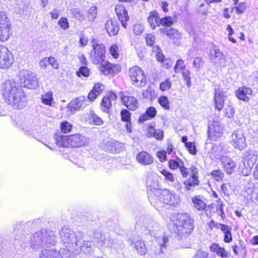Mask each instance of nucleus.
Listing matches in <instances>:
<instances>
[{
	"mask_svg": "<svg viewBox=\"0 0 258 258\" xmlns=\"http://www.w3.org/2000/svg\"><path fill=\"white\" fill-rule=\"evenodd\" d=\"M1 92L5 102L14 109H21L26 106V95L19 83L6 80L2 85Z\"/></svg>",
	"mask_w": 258,
	"mask_h": 258,
	"instance_id": "f257e3e1",
	"label": "nucleus"
},
{
	"mask_svg": "<svg viewBox=\"0 0 258 258\" xmlns=\"http://www.w3.org/2000/svg\"><path fill=\"white\" fill-rule=\"evenodd\" d=\"M170 221L173 223L175 227L174 230L179 237H181L180 247L188 248L189 245L186 244L189 241L188 234L194 228L193 220L189 215L185 213H175L170 217Z\"/></svg>",
	"mask_w": 258,
	"mask_h": 258,
	"instance_id": "f03ea898",
	"label": "nucleus"
},
{
	"mask_svg": "<svg viewBox=\"0 0 258 258\" xmlns=\"http://www.w3.org/2000/svg\"><path fill=\"white\" fill-rule=\"evenodd\" d=\"M56 243V237L51 231L42 230L35 233L30 238V246L34 249L53 246Z\"/></svg>",
	"mask_w": 258,
	"mask_h": 258,
	"instance_id": "7ed1b4c3",
	"label": "nucleus"
},
{
	"mask_svg": "<svg viewBox=\"0 0 258 258\" xmlns=\"http://www.w3.org/2000/svg\"><path fill=\"white\" fill-rule=\"evenodd\" d=\"M149 200L152 204L157 207L162 203L175 206L180 202L178 195L167 189L156 190L154 195L149 198Z\"/></svg>",
	"mask_w": 258,
	"mask_h": 258,
	"instance_id": "20e7f679",
	"label": "nucleus"
},
{
	"mask_svg": "<svg viewBox=\"0 0 258 258\" xmlns=\"http://www.w3.org/2000/svg\"><path fill=\"white\" fill-rule=\"evenodd\" d=\"M55 144L58 147L78 148L87 143V138L80 134L70 136H57L55 137Z\"/></svg>",
	"mask_w": 258,
	"mask_h": 258,
	"instance_id": "39448f33",
	"label": "nucleus"
},
{
	"mask_svg": "<svg viewBox=\"0 0 258 258\" xmlns=\"http://www.w3.org/2000/svg\"><path fill=\"white\" fill-rule=\"evenodd\" d=\"M136 225L137 228H140L145 234H150L155 236V232L159 230L160 225L155 221L149 215H140L137 216Z\"/></svg>",
	"mask_w": 258,
	"mask_h": 258,
	"instance_id": "423d86ee",
	"label": "nucleus"
},
{
	"mask_svg": "<svg viewBox=\"0 0 258 258\" xmlns=\"http://www.w3.org/2000/svg\"><path fill=\"white\" fill-rule=\"evenodd\" d=\"M60 238L64 244L65 249H75L78 242L83 236L81 232L74 233L69 228L64 226L59 233Z\"/></svg>",
	"mask_w": 258,
	"mask_h": 258,
	"instance_id": "0eeeda50",
	"label": "nucleus"
},
{
	"mask_svg": "<svg viewBox=\"0 0 258 258\" xmlns=\"http://www.w3.org/2000/svg\"><path fill=\"white\" fill-rule=\"evenodd\" d=\"M92 49L90 53V59L95 64H102L106 58V48L104 44L95 39L91 41Z\"/></svg>",
	"mask_w": 258,
	"mask_h": 258,
	"instance_id": "6e6552de",
	"label": "nucleus"
},
{
	"mask_svg": "<svg viewBox=\"0 0 258 258\" xmlns=\"http://www.w3.org/2000/svg\"><path fill=\"white\" fill-rule=\"evenodd\" d=\"M129 77L133 85L142 87L146 84V77L144 71L139 67L134 66L129 70Z\"/></svg>",
	"mask_w": 258,
	"mask_h": 258,
	"instance_id": "1a4fd4ad",
	"label": "nucleus"
},
{
	"mask_svg": "<svg viewBox=\"0 0 258 258\" xmlns=\"http://www.w3.org/2000/svg\"><path fill=\"white\" fill-rule=\"evenodd\" d=\"M257 160V153L256 151L249 150L244 153L243 157L244 169L242 173L244 176H248L251 171V169Z\"/></svg>",
	"mask_w": 258,
	"mask_h": 258,
	"instance_id": "9d476101",
	"label": "nucleus"
},
{
	"mask_svg": "<svg viewBox=\"0 0 258 258\" xmlns=\"http://www.w3.org/2000/svg\"><path fill=\"white\" fill-rule=\"evenodd\" d=\"M230 143L235 149L239 150H243L247 146L244 131L242 130L235 131L231 136Z\"/></svg>",
	"mask_w": 258,
	"mask_h": 258,
	"instance_id": "9b49d317",
	"label": "nucleus"
},
{
	"mask_svg": "<svg viewBox=\"0 0 258 258\" xmlns=\"http://www.w3.org/2000/svg\"><path fill=\"white\" fill-rule=\"evenodd\" d=\"M214 152H217L218 153L216 154L217 156H221L220 160L222 162L223 166L228 174L233 173L235 168L236 165L234 162L230 158L223 156L224 152L223 148L221 146H218L213 148Z\"/></svg>",
	"mask_w": 258,
	"mask_h": 258,
	"instance_id": "f8f14e48",
	"label": "nucleus"
},
{
	"mask_svg": "<svg viewBox=\"0 0 258 258\" xmlns=\"http://www.w3.org/2000/svg\"><path fill=\"white\" fill-rule=\"evenodd\" d=\"M21 82L24 87L30 89H36L39 86L36 76L28 70L23 71Z\"/></svg>",
	"mask_w": 258,
	"mask_h": 258,
	"instance_id": "ddd939ff",
	"label": "nucleus"
},
{
	"mask_svg": "<svg viewBox=\"0 0 258 258\" xmlns=\"http://www.w3.org/2000/svg\"><path fill=\"white\" fill-rule=\"evenodd\" d=\"M13 55L8 48L0 45V68L6 69L13 64Z\"/></svg>",
	"mask_w": 258,
	"mask_h": 258,
	"instance_id": "4468645a",
	"label": "nucleus"
},
{
	"mask_svg": "<svg viewBox=\"0 0 258 258\" xmlns=\"http://www.w3.org/2000/svg\"><path fill=\"white\" fill-rule=\"evenodd\" d=\"M227 97V92L219 87H215L214 89V101L215 108L218 111H221L224 107L225 101Z\"/></svg>",
	"mask_w": 258,
	"mask_h": 258,
	"instance_id": "2eb2a0df",
	"label": "nucleus"
},
{
	"mask_svg": "<svg viewBox=\"0 0 258 258\" xmlns=\"http://www.w3.org/2000/svg\"><path fill=\"white\" fill-rule=\"evenodd\" d=\"M210 58L217 67L224 68L226 66V59L220 50L215 46L210 51Z\"/></svg>",
	"mask_w": 258,
	"mask_h": 258,
	"instance_id": "dca6fc26",
	"label": "nucleus"
},
{
	"mask_svg": "<svg viewBox=\"0 0 258 258\" xmlns=\"http://www.w3.org/2000/svg\"><path fill=\"white\" fill-rule=\"evenodd\" d=\"M88 101L84 96H80L78 98L72 100L68 105V111L70 114H73L76 111L86 107Z\"/></svg>",
	"mask_w": 258,
	"mask_h": 258,
	"instance_id": "f3484780",
	"label": "nucleus"
},
{
	"mask_svg": "<svg viewBox=\"0 0 258 258\" xmlns=\"http://www.w3.org/2000/svg\"><path fill=\"white\" fill-rule=\"evenodd\" d=\"M97 244L100 248L111 247L113 244V239L110 234L108 233L102 234L100 232H96L94 234Z\"/></svg>",
	"mask_w": 258,
	"mask_h": 258,
	"instance_id": "a211bd4d",
	"label": "nucleus"
},
{
	"mask_svg": "<svg viewBox=\"0 0 258 258\" xmlns=\"http://www.w3.org/2000/svg\"><path fill=\"white\" fill-rule=\"evenodd\" d=\"M100 72L104 75H114L120 71V66L118 64H112L104 60V62L100 64Z\"/></svg>",
	"mask_w": 258,
	"mask_h": 258,
	"instance_id": "6ab92c4d",
	"label": "nucleus"
},
{
	"mask_svg": "<svg viewBox=\"0 0 258 258\" xmlns=\"http://www.w3.org/2000/svg\"><path fill=\"white\" fill-rule=\"evenodd\" d=\"M64 248L57 251L55 249L44 248L39 253V258H64Z\"/></svg>",
	"mask_w": 258,
	"mask_h": 258,
	"instance_id": "aec40b11",
	"label": "nucleus"
},
{
	"mask_svg": "<svg viewBox=\"0 0 258 258\" xmlns=\"http://www.w3.org/2000/svg\"><path fill=\"white\" fill-rule=\"evenodd\" d=\"M208 133L211 139L216 140L223 134V127L218 122H213L209 126Z\"/></svg>",
	"mask_w": 258,
	"mask_h": 258,
	"instance_id": "412c9836",
	"label": "nucleus"
},
{
	"mask_svg": "<svg viewBox=\"0 0 258 258\" xmlns=\"http://www.w3.org/2000/svg\"><path fill=\"white\" fill-rule=\"evenodd\" d=\"M138 163L143 166H148L153 163V156L148 152L142 151L138 153L136 156Z\"/></svg>",
	"mask_w": 258,
	"mask_h": 258,
	"instance_id": "4be33fe9",
	"label": "nucleus"
},
{
	"mask_svg": "<svg viewBox=\"0 0 258 258\" xmlns=\"http://www.w3.org/2000/svg\"><path fill=\"white\" fill-rule=\"evenodd\" d=\"M20 242V240L17 238H15V243L11 244L7 240H4L0 243V252L3 254H5L7 253H14L15 249L18 244H20L21 246L23 247Z\"/></svg>",
	"mask_w": 258,
	"mask_h": 258,
	"instance_id": "5701e85b",
	"label": "nucleus"
},
{
	"mask_svg": "<svg viewBox=\"0 0 258 258\" xmlns=\"http://www.w3.org/2000/svg\"><path fill=\"white\" fill-rule=\"evenodd\" d=\"M252 92L253 91L250 88L243 86L236 90L235 94L238 99L247 102L250 100Z\"/></svg>",
	"mask_w": 258,
	"mask_h": 258,
	"instance_id": "b1692460",
	"label": "nucleus"
},
{
	"mask_svg": "<svg viewBox=\"0 0 258 258\" xmlns=\"http://www.w3.org/2000/svg\"><path fill=\"white\" fill-rule=\"evenodd\" d=\"M117 98L115 93L110 92L103 97L101 102L102 109L104 112H108L112 105L113 101H115Z\"/></svg>",
	"mask_w": 258,
	"mask_h": 258,
	"instance_id": "393cba45",
	"label": "nucleus"
},
{
	"mask_svg": "<svg viewBox=\"0 0 258 258\" xmlns=\"http://www.w3.org/2000/svg\"><path fill=\"white\" fill-rule=\"evenodd\" d=\"M104 148L107 152L118 153L122 150L123 145L118 141L110 140L105 143Z\"/></svg>",
	"mask_w": 258,
	"mask_h": 258,
	"instance_id": "a878e982",
	"label": "nucleus"
},
{
	"mask_svg": "<svg viewBox=\"0 0 258 258\" xmlns=\"http://www.w3.org/2000/svg\"><path fill=\"white\" fill-rule=\"evenodd\" d=\"M121 99L122 103L128 109L134 111L137 108L138 101L134 97L124 94L121 96Z\"/></svg>",
	"mask_w": 258,
	"mask_h": 258,
	"instance_id": "bb28decb",
	"label": "nucleus"
},
{
	"mask_svg": "<svg viewBox=\"0 0 258 258\" xmlns=\"http://www.w3.org/2000/svg\"><path fill=\"white\" fill-rule=\"evenodd\" d=\"M105 27L109 35L115 36L118 34L119 27L116 20L111 19L107 21Z\"/></svg>",
	"mask_w": 258,
	"mask_h": 258,
	"instance_id": "cd10ccee",
	"label": "nucleus"
},
{
	"mask_svg": "<svg viewBox=\"0 0 258 258\" xmlns=\"http://www.w3.org/2000/svg\"><path fill=\"white\" fill-rule=\"evenodd\" d=\"M115 12L119 20L121 23L122 26L126 28V22L129 19L127 11L123 6L121 5H117L115 7Z\"/></svg>",
	"mask_w": 258,
	"mask_h": 258,
	"instance_id": "c85d7f7f",
	"label": "nucleus"
},
{
	"mask_svg": "<svg viewBox=\"0 0 258 258\" xmlns=\"http://www.w3.org/2000/svg\"><path fill=\"white\" fill-rule=\"evenodd\" d=\"M147 20L152 30H154L156 27H160V18L156 11L149 13Z\"/></svg>",
	"mask_w": 258,
	"mask_h": 258,
	"instance_id": "c756f323",
	"label": "nucleus"
},
{
	"mask_svg": "<svg viewBox=\"0 0 258 258\" xmlns=\"http://www.w3.org/2000/svg\"><path fill=\"white\" fill-rule=\"evenodd\" d=\"M86 122L90 124L98 126L102 125L104 123L102 119L93 111H90L87 114V118L86 119Z\"/></svg>",
	"mask_w": 258,
	"mask_h": 258,
	"instance_id": "7c9ffc66",
	"label": "nucleus"
},
{
	"mask_svg": "<svg viewBox=\"0 0 258 258\" xmlns=\"http://www.w3.org/2000/svg\"><path fill=\"white\" fill-rule=\"evenodd\" d=\"M18 126L26 132H30L34 126V122L30 119L24 118L19 119L17 122Z\"/></svg>",
	"mask_w": 258,
	"mask_h": 258,
	"instance_id": "2f4dec72",
	"label": "nucleus"
},
{
	"mask_svg": "<svg viewBox=\"0 0 258 258\" xmlns=\"http://www.w3.org/2000/svg\"><path fill=\"white\" fill-rule=\"evenodd\" d=\"M157 111L155 108L154 107H150L147 109L145 113L140 116L138 121L139 123H142L145 121L154 117Z\"/></svg>",
	"mask_w": 258,
	"mask_h": 258,
	"instance_id": "473e14b6",
	"label": "nucleus"
},
{
	"mask_svg": "<svg viewBox=\"0 0 258 258\" xmlns=\"http://www.w3.org/2000/svg\"><path fill=\"white\" fill-rule=\"evenodd\" d=\"M185 189L189 191L192 189V187L199 185V180L198 176L190 175L189 177L183 182Z\"/></svg>",
	"mask_w": 258,
	"mask_h": 258,
	"instance_id": "72a5a7b5",
	"label": "nucleus"
},
{
	"mask_svg": "<svg viewBox=\"0 0 258 258\" xmlns=\"http://www.w3.org/2000/svg\"><path fill=\"white\" fill-rule=\"evenodd\" d=\"M191 202L195 209L198 211L204 210L207 205L200 196H196L191 198Z\"/></svg>",
	"mask_w": 258,
	"mask_h": 258,
	"instance_id": "f704fd0d",
	"label": "nucleus"
},
{
	"mask_svg": "<svg viewBox=\"0 0 258 258\" xmlns=\"http://www.w3.org/2000/svg\"><path fill=\"white\" fill-rule=\"evenodd\" d=\"M146 135L148 138L154 137L157 140H161L163 138L164 133L160 129L155 130L154 127L150 126L148 128Z\"/></svg>",
	"mask_w": 258,
	"mask_h": 258,
	"instance_id": "c9c22d12",
	"label": "nucleus"
},
{
	"mask_svg": "<svg viewBox=\"0 0 258 258\" xmlns=\"http://www.w3.org/2000/svg\"><path fill=\"white\" fill-rule=\"evenodd\" d=\"M161 33L166 34L167 36L171 39L178 40L181 38V35L178 31L174 28H162L160 29Z\"/></svg>",
	"mask_w": 258,
	"mask_h": 258,
	"instance_id": "e433bc0d",
	"label": "nucleus"
},
{
	"mask_svg": "<svg viewBox=\"0 0 258 258\" xmlns=\"http://www.w3.org/2000/svg\"><path fill=\"white\" fill-rule=\"evenodd\" d=\"M210 250L222 258L227 257L228 256V253L225 249L224 247H221L219 244L213 243L210 246Z\"/></svg>",
	"mask_w": 258,
	"mask_h": 258,
	"instance_id": "4c0bfd02",
	"label": "nucleus"
},
{
	"mask_svg": "<svg viewBox=\"0 0 258 258\" xmlns=\"http://www.w3.org/2000/svg\"><path fill=\"white\" fill-rule=\"evenodd\" d=\"M11 25H5L0 26V41L4 42L8 40L12 34L10 30Z\"/></svg>",
	"mask_w": 258,
	"mask_h": 258,
	"instance_id": "58836bf2",
	"label": "nucleus"
},
{
	"mask_svg": "<svg viewBox=\"0 0 258 258\" xmlns=\"http://www.w3.org/2000/svg\"><path fill=\"white\" fill-rule=\"evenodd\" d=\"M42 103L49 106H51L54 103L53 92L51 91L45 92L41 95Z\"/></svg>",
	"mask_w": 258,
	"mask_h": 258,
	"instance_id": "ea45409f",
	"label": "nucleus"
},
{
	"mask_svg": "<svg viewBox=\"0 0 258 258\" xmlns=\"http://www.w3.org/2000/svg\"><path fill=\"white\" fill-rule=\"evenodd\" d=\"M80 249L85 253H89L92 250V242L89 241H85L83 245L78 242V246L76 248V253L80 251Z\"/></svg>",
	"mask_w": 258,
	"mask_h": 258,
	"instance_id": "a19ab883",
	"label": "nucleus"
},
{
	"mask_svg": "<svg viewBox=\"0 0 258 258\" xmlns=\"http://www.w3.org/2000/svg\"><path fill=\"white\" fill-rule=\"evenodd\" d=\"M134 244V247L139 254L142 255L147 253V247L143 240L138 239Z\"/></svg>",
	"mask_w": 258,
	"mask_h": 258,
	"instance_id": "79ce46f5",
	"label": "nucleus"
},
{
	"mask_svg": "<svg viewBox=\"0 0 258 258\" xmlns=\"http://www.w3.org/2000/svg\"><path fill=\"white\" fill-rule=\"evenodd\" d=\"M109 53L115 59H117L119 56V46L115 44L110 46L109 49Z\"/></svg>",
	"mask_w": 258,
	"mask_h": 258,
	"instance_id": "37998d69",
	"label": "nucleus"
},
{
	"mask_svg": "<svg viewBox=\"0 0 258 258\" xmlns=\"http://www.w3.org/2000/svg\"><path fill=\"white\" fill-rule=\"evenodd\" d=\"M174 19L171 16H166L164 18H160V26L161 25L164 27H170L173 25Z\"/></svg>",
	"mask_w": 258,
	"mask_h": 258,
	"instance_id": "c03bdc74",
	"label": "nucleus"
},
{
	"mask_svg": "<svg viewBox=\"0 0 258 258\" xmlns=\"http://www.w3.org/2000/svg\"><path fill=\"white\" fill-rule=\"evenodd\" d=\"M168 239L165 236H163L162 237H158L157 242L160 245V252L161 253H164V249H166V244L168 242Z\"/></svg>",
	"mask_w": 258,
	"mask_h": 258,
	"instance_id": "a18cd8bd",
	"label": "nucleus"
},
{
	"mask_svg": "<svg viewBox=\"0 0 258 258\" xmlns=\"http://www.w3.org/2000/svg\"><path fill=\"white\" fill-rule=\"evenodd\" d=\"M183 164V162L179 159L177 160H170L168 162L169 167L172 170L179 169Z\"/></svg>",
	"mask_w": 258,
	"mask_h": 258,
	"instance_id": "49530a36",
	"label": "nucleus"
},
{
	"mask_svg": "<svg viewBox=\"0 0 258 258\" xmlns=\"http://www.w3.org/2000/svg\"><path fill=\"white\" fill-rule=\"evenodd\" d=\"M211 175L213 178L217 181H222L224 178V174L221 170H215L211 172Z\"/></svg>",
	"mask_w": 258,
	"mask_h": 258,
	"instance_id": "de8ad7c7",
	"label": "nucleus"
},
{
	"mask_svg": "<svg viewBox=\"0 0 258 258\" xmlns=\"http://www.w3.org/2000/svg\"><path fill=\"white\" fill-rule=\"evenodd\" d=\"M153 52L155 53L156 57L158 61L160 62L165 58L164 55L161 52L160 48L157 46L153 47Z\"/></svg>",
	"mask_w": 258,
	"mask_h": 258,
	"instance_id": "09e8293b",
	"label": "nucleus"
},
{
	"mask_svg": "<svg viewBox=\"0 0 258 258\" xmlns=\"http://www.w3.org/2000/svg\"><path fill=\"white\" fill-rule=\"evenodd\" d=\"M160 105L165 109L168 110L170 108L169 102L168 98L165 96H161L158 99Z\"/></svg>",
	"mask_w": 258,
	"mask_h": 258,
	"instance_id": "8fccbe9b",
	"label": "nucleus"
},
{
	"mask_svg": "<svg viewBox=\"0 0 258 258\" xmlns=\"http://www.w3.org/2000/svg\"><path fill=\"white\" fill-rule=\"evenodd\" d=\"M77 74L79 77H88L90 76V71L86 66H82L80 68L79 71L77 72Z\"/></svg>",
	"mask_w": 258,
	"mask_h": 258,
	"instance_id": "3c124183",
	"label": "nucleus"
},
{
	"mask_svg": "<svg viewBox=\"0 0 258 258\" xmlns=\"http://www.w3.org/2000/svg\"><path fill=\"white\" fill-rule=\"evenodd\" d=\"M190 72L188 70H184L182 72V76L184 81L186 82V85L188 88L190 87L191 83L190 82Z\"/></svg>",
	"mask_w": 258,
	"mask_h": 258,
	"instance_id": "603ef678",
	"label": "nucleus"
},
{
	"mask_svg": "<svg viewBox=\"0 0 258 258\" xmlns=\"http://www.w3.org/2000/svg\"><path fill=\"white\" fill-rule=\"evenodd\" d=\"M185 66L184 61L181 59L177 60L175 67L174 68V72L176 73H179L181 71H183L185 69Z\"/></svg>",
	"mask_w": 258,
	"mask_h": 258,
	"instance_id": "864d4df0",
	"label": "nucleus"
},
{
	"mask_svg": "<svg viewBox=\"0 0 258 258\" xmlns=\"http://www.w3.org/2000/svg\"><path fill=\"white\" fill-rule=\"evenodd\" d=\"M61 131L63 133H68L72 129V124L67 121L62 122L60 124Z\"/></svg>",
	"mask_w": 258,
	"mask_h": 258,
	"instance_id": "5fc2aeb1",
	"label": "nucleus"
},
{
	"mask_svg": "<svg viewBox=\"0 0 258 258\" xmlns=\"http://www.w3.org/2000/svg\"><path fill=\"white\" fill-rule=\"evenodd\" d=\"M160 173L164 176L165 181L170 182L174 181V177L172 173L167 170L163 169L160 171Z\"/></svg>",
	"mask_w": 258,
	"mask_h": 258,
	"instance_id": "6e6d98bb",
	"label": "nucleus"
},
{
	"mask_svg": "<svg viewBox=\"0 0 258 258\" xmlns=\"http://www.w3.org/2000/svg\"><path fill=\"white\" fill-rule=\"evenodd\" d=\"M6 25H11V24L5 13L0 12V26Z\"/></svg>",
	"mask_w": 258,
	"mask_h": 258,
	"instance_id": "4d7b16f0",
	"label": "nucleus"
},
{
	"mask_svg": "<svg viewBox=\"0 0 258 258\" xmlns=\"http://www.w3.org/2000/svg\"><path fill=\"white\" fill-rule=\"evenodd\" d=\"M203 59L201 57H196L193 61V66L197 71L200 70L201 67L203 65Z\"/></svg>",
	"mask_w": 258,
	"mask_h": 258,
	"instance_id": "13d9d810",
	"label": "nucleus"
},
{
	"mask_svg": "<svg viewBox=\"0 0 258 258\" xmlns=\"http://www.w3.org/2000/svg\"><path fill=\"white\" fill-rule=\"evenodd\" d=\"M171 83L169 79L163 81L160 84V89L162 91H165L170 89Z\"/></svg>",
	"mask_w": 258,
	"mask_h": 258,
	"instance_id": "bf43d9fd",
	"label": "nucleus"
},
{
	"mask_svg": "<svg viewBox=\"0 0 258 258\" xmlns=\"http://www.w3.org/2000/svg\"><path fill=\"white\" fill-rule=\"evenodd\" d=\"M121 119L123 121H131V113L126 109H123L120 112Z\"/></svg>",
	"mask_w": 258,
	"mask_h": 258,
	"instance_id": "052dcab7",
	"label": "nucleus"
},
{
	"mask_svg": "<svg viewBox=\"0 0 258 258\" xmlns=\"http://www.w3.org/2000/svg\"><path fill=\"white\" fill-rule=\"evenodd\" d=\"M60 27L63 30H67L69 28V23L68 19L64 17L61 18L58 21Z\"/></svg>",
	"mask_w": 258,
	"mask_h": 258,
	"instance_id": "680f3d73",
	"label": "nucleus"
},
{
	"mask_svg": "<svg viewBox=\"0 0 258 258\" xmlns=\"http://www.w3.org/2000/svg\"><path fill=\"white\" fill-rule=\"evenodd\" d=\"M185 147L190 154L192 155L196 154L197 151L195 143L188 142V143L186 144Z\"/></svg>",
	"mask_w": 258,
	"mask_h": 258,
	"instance_id": "e2e57ef3",
	"label": "nucleus"
},
{
	"mask_svg": "<svg viewBox=\"0 0 258 258\" xmlns=\"http://www.w3.org/2000/svg\"><path fill=\"white\" fill-rule=\"evenodd\" d=\"M234 109L231 106H228L225 108L224 114L226 117L231 118L234 114Z\"/></svg>",
	"mask_w": 258,
	"mask_h": 258,
	"instance_id": "0e129e2a",
	"label": "nucleus"
},
{
	"mask_svg": "<svg viewBox=\"0 0 258 258\" xmlns=\"http://www.w3.org/2000/svg\"><path fill=\"white\" fill-rule=\"evenodd\" d=\"M97 16V7L93 6L91 7L88 11V17L89 19L93 20Z\"/></svg>",
	"mask_w": 258,
	"mask_h": 258,
	"instance_id": "69168bd1",
	"label": "nucleus"
},
{
	"mask_svg": "<svg viewBox=\"0 0 258 258\" xmlns=\"http://www.w3.org/2000/svg\"><path fill=\"white\" fill-rule=\"evenodd\" d=\"M144 29L143 25L140 24H135L133 27L134 33L137 35H140L143 32Z\"/></svg>",
	"mask_w": 258,
	"mask_h": 258,
	"instance_id": "338daca9",
	"label": "nucleus"
},
{
	"mask_svg": "<svg viewBox=\"0 0 258 258\" xmlns=\"http://www.w3.org/2000/svg\"><path fill=\"white\" fill-rule=\"evenodd\" d=\"M104 89V87L103 84L100 83H98L94 85L92 90L99 95Z\"/></svg>",
	"mask_w": 258,
	"mask_h": 258,
	"instance_id": "774afa93",
	"label": "nucleus"
}]
</instances>
